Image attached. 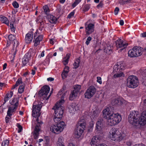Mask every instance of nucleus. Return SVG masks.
Wrapping results in <instances>:
<instances>
[{"instance_id": "nucleus-1", "label": "nucleus", "mask_w": 146, "mask_h": 146, "mask_svg": "<svg viewBox=\"0 0 146 146\" xmlns=\"http://www.w3.org/2000/svg\"><path fill=\"white\" fill-rule=\"evenodd\" d=\"M65 94L64 93L62 94L61 100L59 102H57L52 108V109L54 110V121L57 123L56 125H52L50 127V130L52 132L57 134L62 131L65 126V123L63 121H61L58 123L61 120L64 113V108L62 106L64 101L62 99L64 98Z\"/></svg>"}, {"instance_id": "nucleus-2", "label": "nucleus", "mask_w": 146, "mask_h": 146, "mask_svg": "<svg viewBox=\"0 0 146 146\" xmlns=\"http://www.w3.org/2000/svg\"><path fill=\"white\" fill-rule=\"evenodd\" d=\"M128 120L130 123L139 128L146 124V111H143L141 115L137 111H132L130 112Z\"/></svg>"}, {"instance_id": "nucleus-3", "label": "nucleus", "mask_w": 146, "mask_h": 146, "mask_svg": "<svg viewBox=\"0 0 146 146\" xmlns=\"http://www.w3.org/2000/svg\"><path fill=\"white\" fill-rule=\"evenodd\" d=\"M113 108L109 107L103 111V117L108 120V125L113 126L119 123L121 120V115L118 113H114Z\"/></svg>"}, {"instance_id": "nucleus-4", "label": "nucleus", "mask_w": 146, "mask_h": 146, "mask_svg": "<svg viewBox=\"0 0 146 146\" xmlns=\"http://www.w3.org/2000/svg\"><path fill=\"white\" fill-rule=\"evenodd\" d=\"M42 108V106L40 104L37 105H33V107L32 116L36 118V121L37 123L34 132L33 133L34 138L35 139H37L39 135V132L40 130L39 127L42 122V121H39L38 117L40 116L41 113L40 112L41 109Z\"/></svg>"}, {"instance_id": "nucleus-5", "label": "nucleus", "mask_w": 146, "mask_h": 146, "mask_svg": "<svg viewBox=\"0 0 146 146\" xmlns=\"http://www.w3.org/2000/svg\"><path fill=\"white\" fill-rule=\"evenodd\" d=\"M77 125L78 126L74 132L75 137L79 138L83 134L84 131L86 127V123L84 119L79 121Z\"/></svg>"}, {"instance_id": "nucleus-6", "label": "nucleus", "mask_w": 146, "mask_h": 146, "mask_svg": "<svg viewBox=\"0 0 146 146\" xmlns=\"http://www.w3.org/2000/svg\"><path fill=\"white\" fill-rule=\"evenodd\" d=\"M111 139L115 141H120L123 139L122 135L116 129L112 128L109 132Z\"/></svg>"}, {"instance_id": "nucleus-7", "label": "nucleus", "mask_w": 146, "mask_h": 146, "mask_svg": "<svg viewBox=\"0 0 146 146\" xmlns=\"http://www.w3.org/2000/svg\"><path fill=\"white\" fill-rule=\"evenodd\" d=\"M139 84V80L137 77L131 75L128 76L127 80V85L131 88H135Z\"/></svg>"}, {"instance_id": "nucleus-8", "label": "nucleus", "mask_w": 146, "mask_h": 146, "mask_svg": "<svg viewBox=\"0 0 146 146\" xmlns=\"http://www.w3.org/2000/svg\"><path fill=\"white\" fill-rule=\"evenodd\" d=\"M50 90V88L49 86L45 85L41 88V90L39 92L38 95L40 97V98H42L44 100H48L51 94L50 93L48 97L47 96Z\"/></svg>"}, {"instance_id": "nucleus-9", "label": "nucleus", "mask_w": 146, "mask_h": 146, "mask_svg": "<svg viewBox=\"0 0 146 146\" xmlns=\"http://www.w3.org/2000/svg\"><path fill=\"white\" fill-rule=\"evenodd\" d=\"M116 46L117 49H119V52L123 51L128 45L127 43L124 42L121 39L119 38L116 41Z\"/></svg>"}, {"instance_id": "nucleus-10", "label": "nucleus", "mask_w": 146, "mask_h": 146, "mask_svg": "<svg viewBox=\"0 0 146 146\" xmlns=\"http://www.w3.org/2000/svg\"><path fill=\"white\" fill-rule=\"evenodd\" d=\"M96 89L94 86H90L87 89L84 94L85 97L90 99L94 94L96 91Z\"/></svg>"}, {"instance_id": "nucleus-11", "label": "nucleus", "mask_w": 146, "mask_h": 146, "mask_svg": "<svg viewBox=\"0 0 146 146\" xmlns=\"http://www.w3.org/2000/svg\"><path fill=\"white\" fill-rule=\"evenodd\" d=\"M85 32L86 35L89 36L94 31L95 25L94 24L89 23L86 22L85 24Z\"/></svg>"}, {"instance_id": "nucleus-12", "label": "nucleus", "mask_w": 146, "mask_h": 146, "mask_svg": "<svg viewBox=\"0 0 146 146\" xmlns=\"http://www.w3.org/2000/svg\"><path fill=\"white\" fill-rule=\"evenodd\" d=\"M43 38V35H40L38 30H36L34 33V39H35V40H34V46L36 47L39 45L40 42L42 40Z\"/></svg>"}, {"instance_id": "nucleus-13", "label": "nucleus", "mask_w": 146, "mask_h": 146, "mask_svg": "<svg viewBox=\"0 0 146 146\" xmlns=\"http://www.w3.org/2000/svg\"><path fill=\"white\" fill-rule=\"evenodd\" d=\"M32 30L33 31L34 30L33 29H31V31L29 32L26 35L25 41V42L27 44L30 43L32 41L33 39L34 33Z\"/></svg>"}, {"instance_id": "nucleus-14", "label": "nucleus", "mask_w": 146, "mask_h": 146, "mask_svg": "<svg viewBox=\"0 0 146 146\" xmlns=\"http://www.w3.org/2000/svg\"><path fill=\"white\" fill-rule=\"evenodd\" d=\"M31 56L30 53H26L22 59L23 65L22 66H24L29 62L31 59Z\"/></svg>"}, {"instance_id": "nucleus-15", "label": "nucleus", "mask_w": 146, "mask_h": 146, "mask_svg": "<svg viewBox=\"0 0 146 146\" xmlns=\"http://www.w3.org/2000/svg\"><path fill=\"white\" fill-rule=\"evenodd\" d=\"M103 120L102 118H99L96 123V127L95 131L96 132L100 131L103 125Z\"/></svg>"}, {"instance_id": "nucleus-16", "label": "nucleus", "mask_w": 146, "mask_h": 146, "mask_svg": "<svg viewBox=\"0 0 146 146\" xmlns=\"http://www.w3.org/2000/svg\"><path fill=\"white\" fill-rule=\"evenodd\" d=\"M135 52L136 56H138L141 55L142 53L143 48L140 47L135 46L133 47Z\"/></svg>"}, {"instance_id": "nucleus-17", "label": "nucleus", "mask_w": 146, "mask_h": 146, "mask_svg": "<svg viewBox=\"0 0 146 146\" xmlns=\"http://www.w3.org/2000/svg\"><path fill=\"white\" fill-rule=\"evenodd\" d=\"M77 107L75 104L72 103L68 106V108L69 112L71 113L76 111Z\"/></svg>"}, {"instance_id": "nucleus-18", "label": "nucleus", "mask_w": 146, "mask_h": 146, "mask_svg": "<svg viewBox=\"0 0 146 146\" xmlns=\"http://www.w3.org/2000/svg\"><path fill=\"white\" fill-rule=\"evenodd\" d=\"M122 100L120 98H115L112 101V104L113 105H120L122 103Z\"/></svg>"}, {"instance_id": "nucleus-19", "label": "nucleus", "mask_w": 146, "mask_h": 146, "mask_svg": "<svg viewBox=\"0 0 146 146\" xmlns=\"http://www.w3.org/2000/svg\"><path fill=\"white\" fill-rule=\"evenodd\" d=\"M48 18L50 22L52 23L56 24L57 21L56 18L52 15H48Z\"/></svg>"}, {"instance_id": "nucleus-20", "label": "nucleus", "mask_w": 146, "mask_h": 146, "mask_svg": "<svg viewBox=\"0 0 146 146\" xmlns=\"http://www.w3.org/2000/svg\"><path fill=\"white\" fill-rule=\"evenodd\" d=\"M19 99L17 98H14L12 100H10V102L11 104L16 107H17L19 104Z\"/></svg>"}, {"instance_id": "nucleus-21", "label": "nucleus", "mask_w": 146, "mask_h": 146, "mask_svg": "<svg viewBox=\"0 0 146 146\" xmlns=\"http://www.w3.org/2000/svg\"><path fill=\"white\" fill-rule=\"evenodd\" d=\"M98 138L96 136H94L90 142L92 146H94V145H97L96 143L99 142Z\"/></svg>"}, {"instance_id": "nucleus-22", "label": "nucleus", "mask_w": 146, "mask_h": 146, "mask_svg": "<svg viewBox=\"0 0 146 146\" xmlns=\"http://www.w3.org/2000/svg\"><path fill=\"white\" fill-rule=\"evenodd\" d=\"M13 95V91H11L10 92H8L4 98V103H5L7 101L10 99L12 96Z\"/></svg>"}, {"instance_id": "nucleus-23", "label": "nucleus", "mask_w": 146, "mask_h": 146, "mask_svg": "<svg viewBox=\"0 0 146 146\" xmlns=\"http://www.w3.org/2000/svg\"><path fill=\"white\" fill-rule=\"evenodd\" d=\"M78 93L72 90L71 91L69 97V99L70 100H72L77 96Z\"/></svg>"}, {"instance_id": "nucleus-24", "label": "nucleus", "mask_w": 146, "mask_h": 146, "mask_svg": "<svg viewBox=\"0 0 146 146\" xmlns=\"http://www.w3.org/2000/svg\"><path fill=\"white\" fill-rule=\"evenodd\" d=\"M14 44L13 45V48L11 50V52L13 55V58L15 57V55L16 54L17 51V46L19 45L18 43H16Z\"/></svg>"}, {"instance_id": "nucleus-25", "label": "nucleus", "mask_w": 146, "mask_h": 146, "mask_svg": "<svg viewBox=\"0 0 146 146\" xmlns=\"http://www.w3.org/2000/svg\"><path fill=\"white\" fill-rule=\"evenodd\" d=\"M9 39V40L12 41V44H16L15 42H16L17 43H18L17 41L15 40V37L12 34H10L8 36Z\"/></svg>"}, {"instance_id": "nucleus-26", "label": "nucleus", "mask_w": 146, "mask_h": 146, "mask_svg": "<svg viewBox=\"0 0 146 146\" xmlns=\"http://www.w3.org/2000/svg\"><path fill=\"white\" fill-rule=\"evenodd\" d=\"M135 54V52L133 48L132 49L130 50L128 52V56L130 57L136 56Z\"/></svg>"}, {"instance_id": "nucleus-27", "label": "nucleus", "mask_w": 146, "mask_h": 146, "mask_svg": "<svg viewBox=\"0 0 146 146\" xmlns=\"http://www.w3.org/2000/svg\"><path fill=\"white\" fill-rule=\"evenodd\" d=\"M0 21L3 23L6 24L7 25H9V21L7 17H0Z\"/></svg>"}, {"instance_id": "nucleus-28", "label": "nucleus", "mask_w": 146, "mask_h": 146, "mask_svg": "<svg viewBox=\"0 0 146 146\" xmlns=\"http://www.w3.org/2000/svg\"><path fill=\"white\" fill-rule=\"evenodd\" d=\"M124 76V74L123 72L122 71H120L119 72H117L116 73H115L113 76V77L114 78H115L120 77L122 76Z\"/></svg>"}, {"instance_id": "nucleus-29", "label": "nucleus", "mask_w": 146, "mask_h": 146, "mask_svg": "<svg viewBox=\"0 0 146 146\" xmlns=\"http://www.w3.org/2000/svg\"><path fill=\"white\" fill-rule=\"evenodd\" d=\"M81 89V86L79 85H75L74 87L73 90L75 92H77L78 94L80 91Z\"/></svg>"}, {"instance_id": "nucleus-30", "label": "nucleus", "mask_w": 146, "mask_h": 146, "mask_svg": "<svg viewBox=\"0 0 146 146\" xmlns=\"http://www.w3.org/2000/svg\"><path fill=\"white\" fill-rule=\"evenodd\" d=\"M80 62V59L79 58L76 59L73 64L75 68L76 69L79 67Z\"/></svg>"}, {"instance_id": "nucleus-31", "label": "nucleus", "mask_w": 146, "mask_h": 146, "mask_svg": "<svg viewBox=\"0 0 146 146\" xmlns=\"http://www.w3.org/2000/svg\"><path fill=\"white\" fill-rule=\"evenodd\" d=\"M118 66V65H117V64L114 66L113 70L114 73H115L117 72H119L120 71V70Z\"/></svg>"}, {"instance_id": "nucleus-32", "label": "nucleus", "mask_w": 146, "mask_h": 146, "mask_svg": "<svg viewBox=\"0 0 146 146\" xmlns=\"http://www.w3.org/2000/svg\"><path fill=\"white\" fill-rule=\"evenodd\" d=\"M43 8L45 14L46 15H48V14H49L50 11L49 8H48V6L47 5L44 6L43 7Z\"/></svg>"}, {"instance_id": "nucleus-33", "label": "nucleus", "mask_w": 146, "mask_h": 146, "mask_svg": "<svg viewBox=\"0 0 146 146\" xmlns=\"http://www.w3.org/2000/svg\"><path fill=\"white\" fill-rule=\"evenodd\" d=\"M90 4L85 5L82 11L85 12L88 11L90 8Z\"/></svg>"}, {"instance_id": "nucleus-34", "label": "nucleus", "mask_w": 146, "mask_h": 146, "mask_svg": "<svg viewBox=\"0 0 146 146\" xmlns=\"http://www.w3.org/2000/svg\"><path fill=\"white\" fill-rule=\"evenodd\" d=\"M117 65H118V66H119L121 71H122V70L124 69L125 66L124 63L121 64L120 62H118L117 63Z\"/></svg>"}, {"instance_id": "nucleus-35", "label": "nucleus", "mask_w": 146, "mask_h": 146, "mask_svg": "<svg viewBox=\"0 0 146 146\" xmlns=\"http://www.w3.org/2000/svg\"><path fill=\"white\" fill-rule=\"evenodd\" d=\"M25 89V84L19 86L18 89V92L20 93H22Z\"/></svg>"}, {"instance_id": "nucleus-36", "label": "nucleus", "mask_w": 146, "mask_h": 146, "mask_svg": "<svg viewBox=\"0 0 146 146\" xmlns=\"http://www.w3.org/2000/svg\"><path fill=\"white\" fill-rule=\"evenodd\" d=\"M98 111L95 110L93 111L92 115V117L93 118H96L98 117Z\"/></svg>"}, {"instance_id": "nucleus-37", "label": "nucleus", "mask_w": 146, "mask_h": 146, "mask_svg": "<svg viewBox=\"0 0 146 146\" xmlns=\"http://www.w3.org/2000/svg\"><path fill=\"white\" fill-rule=\"evenodd\" d=\"M9 143V141L7 140H4L3 141L1 144L2 146H7Z\"/></svg>"}, {"instance_id": "nucleus-38", "label": "nucleus", "mask_w": 146, "mask_h": 146, "mask_svg": "<svg viewBox=\"0 0 146 146\" xmlns=\"http://www.w3.org/2000/svg\"><path fill=\"white\" fill-rule=\"evenodd\" d=\"M63 139L62 137H59L58 139V142L60 144H59L58 146H64V145L62 144L63 143Z\"/></svg>"}, {"instance_id": "nucleus-39", "label": "nucleus", "mask_w": 146, "mask_h": 146, "mask_svg": "<svg viewBox=\"0 0 146 146\" xmlns=\"http://www.w3.org/2000/svg\"><path fill=\"white\" fill-rule=\"evenodd\" d=\"M82 0H75L74 3L72 4V7L74 8L77 5H78L81 1Z\"/></svg>"}, {"instance_id": "nucleus-40", "label": "nucleus", "mask_w": 146, "mask_h": 146, "mask_svg": "<svg viewBox=\"0 0 146 146\" xmlns=\"http://www.w3.org/2000/svg\"><path fill=\"white\" fill-rule=\"evenodd\" d=\"M106 52L108 54H110L112 52V49L110 46H108L107 48L106 49Z\"/></svg>"}, {"instance_id": "nucleus-41", "label": "nucleus", "mask_w": 146, "mask_h": 146, "mask_svg": "<svg viewBox=\"0 0 146 146\" xmlns=\"http://www.w3.org/2000/svg\"><path fill=\"white\" fill-rule=\"evenodd\" d=\"M12 5L15 8H18L19 7V4L16 1H14L12 3Z\"/></svg>"}, {"instance_id": "nucleus-42", "label": "nucleus", "mask_w": 146, "mask_h": 146, "mask_svg": "<svg viewBox=\"0 0 146 146\" xmlns=\"http://www.w3.org/2000/svg\"><path fill=\"white\" fill-rule=\"evenodd\" d=\"M10 27L11 31L13 32H15V28L14 27L13 24L12 23H10Z\"/></svg>"}, {"instance_id": "nucleus-43", "label": "nucleus", "mask_w": 146, "mask_h": 146, "mask_svg": "<svg viewBox=\"0 0 146 146\" xmlns=\"http://www.w3.org/2000/svg\"><path fill=\"white\" fill-rule=\"evenodd\" d=\"M103 1H101L99 4H98L96 7L97 8L99 9L100 8H102L103 7Z\"/></svg>"}, {"instance_id": "nucleus-44", "label": "nucleus", "mask_w": 146, "mask_h": 146, "mask_svg": "<svg viewBox=\"0 0 146 146\" xmlns=\"http://www.w3.org/2000/svg\"><path fill=\"white\" fill-rule=\"evenodd\" d=\"M75 13V11L74 10L72 12H71L68 16V18L70 19L72 17H73Z\"/></svg>"}, {"instance_id": "nucleus-45", "label": "nucleus", "mask_w": 146, "mask_h": 146, "mask_svg": "<svg viewBox=\"0 0 146 146\" xmlns=\"http://www.w3.org/2000/svg\"><path fill=\"white\" fill-rule=\"evenodd\" d=\"M21 80L22 79L21 78H18L16 82V85H17L18 86L19 85L20 83H22V81Z\"/></svg>"}, {"instance_id": "nucleus-46", "label": "nucleus", "mask_w": 146, "mask_h": 146, "mask_svg": "<svg viewBox=\"0 0 146 146\" xmlns=\"http://www.w3.org/2000/svg\"><path fill=\"white\" fill-rule=\"evenodd\" d=\"M18 127L19 128V130H18V132L20 133L22 131L23 129L22 127L19 123L17 124Z\"/></svg>"}, {"instance_id": "nucleus-47", "label": "nucleus", "mask_w": 146, "mask_h": 146, "mask_svg": "<svg viewBox=\"0 0 146 146\" xmlns=\"http://www.w3.org/2000/svg\"><path fill=\"white\" fill-rule=\"evenodd\" d=\"M91 40L92 38L90 36L88 37L87 38V40L86 42V44L87 45H88L89 43H90V41Z\"/></svg>"}, {"instance_id": "nucleus-48", "label": "nucleus", "mask_w": 146, "mask_h": 146, "mask_svg": "<svg viewBox=\"0 0 146 146\" xmlns=\"http://www.w3.org/2000/svg\"><path fill=\"white\" fill-rule=\"evenodd\" d=\"M11 110H10V109H8L7 111V116L10 117L12 115V113L11 112Z\"/></svg>"}, {"instance_id": "nucleus-49", "label": "nucleus", "mask_w": 146, "mask_h": 146, "mask_svg": "<svg viewBox=\"0 0 146 146\" xmlns=\"http://www.w3.org/2000/svg\"><path fill=\"white\" fill-rule=\"evenodd\" d=\"M97 81L100 84H102V81L101 80V78L100 77H97Z\"/></svg>"}, {"instance_id": "nucleus-50", "label": "nucleus", "mask_w": 146, "mask_h": 146, "mask_svg": "<svg viewBox=\"0 0 146 146\" xmlns=\"http://www.w3.org/2000/svg\"><path fill=\"white\" fill-rule=\"evenodd\" d=\"M119 11V9L116 7L115 8L114 10V14L115 15H117L118 14V12Z\"/></svg>"}, {"instance_id": "nucleus-51", "label": "nucleus", "mask_w": 146, "mask_h": 146, "mask_svg": "<svg viewBox=\"0 0 146 146\" xmlns=\"http://www.w3.org/2000/svg\"><path fill=\"white\" fill-rule=\"evenodd\" d=\"M69 68L68 66H66L64 68L63 71L65 72L66 74H68L69 72Z\"/></svg>"}, {"instance_id": "nucleus-52", "label": "nucleus", "mask_w": 146, "mask_h": 146, "mask_svg": "<svg viewBox=\"0 0 146 146\" xmlns=\"http://www.w3.org/2000/svg\"><path fill=\"white\" fill-rule=\"evenodd\" d=\"M17 107H16L14 106V107H10L8 109H10V110H11V112L13 113L14 111V110L16 109Z\"/></svg>"}, {"instance_id": "nucleus-53", "label": "nucleus", "mask_w": 146, "mask_h": 146, "mask_svg": "<svg viewBox=\"0 0 146 146\" xmlns=\"http://www.w3.org/2000/svg\"><path fill=\"white\" fill-rule=\"evenodd\" d=\"M69 60L66 59L65 58H64V60L63 61V63L64 65H66L68 64V63Z\"/></svg>"}, {"instance_id": "nucleus-54", "label": "nucleus", "mask_w": 146, "mask_h": 146, "mask_svg": "<svg viewBox=\"0 0 146 146\" xmlns=\"http://www.w3.org/2000/svg\"><path fill=\"white\" fill-rule=\"evenodd\" d=\"M67 74H66L65 72L63 71L61 74L62 78H66L67 76Z\"/></svg>"}, {"instance_id": "nucleus-55", "label": "nucleus", "mask_w": 146, "mask_h": 146, "mask_svg": "<svg viewBox=\"0 0 146 146\" xmlns=\"http://www.w3.org/2000/svg\"><path fill=\"white\" fill-rule=\"evenodd\" d=\"M64 90L63 88L62 89H61L60 91H59L58 93L57 94V95L58 96H61L62 94L63 93V91Z\"/></svg>"}, {"instance_id": "nucleus-56", "label": "nucleus", "mask_w": 146, "mask_h": 146, "mask_svg": "<svg viewBox=\"0 0 146 146\" xmlns=\"http://www.w3.org/2000/svg\"><path fill=\"white\" fill-rule=\"evenodd\" d=\"M119 3L121 5H123L125 4V1H124L123 0H120Z\"/></svg>"}, {"instance_id": "nucleus-57", "label": "nucleus", "mask_w": 146, "mask_h": 146, "mask_svg": "<svg viewBox=\"0 0 146 146\" xmlns=\"http://www.w3.org/2000/svg\"><path fill=\"white\" fill-rule=\"evenodd\" d=\"M5 122L6 123H8V122L9 121V120L10 119V118L9 117H8L7 116H6L5 117Z\"/></svg>"}, {"instance_id": "nucleus-58", "label": "nucleus", "mask_w": 146, "mask_h": 146, "mask_svg": "<svg viewBox=\"0 0 146 146\" xmlns=\"http://www.w3.org/2000/svg\"><path fill=\"white\" fill-rule=\"evenodd\" d=\"M70 54L69 53H68L67 54L66 57H65L64 58L68 60H69L70 57Z\"/></svg>"}, {"instance_id": "nucleus-59", "label": "nucleus", "mask_w": 146, "mask_h": 146, "mask_svg": "<svg viewBox=\"0 0 146 146\" xmlns=\"http://www.w3.org/2000/svg\"><path fill=\"white\" fill-rule=\"evenodd\" d=\"M54 80V78H51V77H50V78H48L47 79V80L48 81L51 82V81H53Z\"/></svg>"}, {"instance_id": "nucleus-60", "label": "nucleus", "mask_w": 146, "mask_h": 146, "mask_svg": "<svg viewBox=\"0 0 146 146\" xmlns=\"http://www.w3.org/2000/svg\"><path fill=\"white\" fill-rule=\"evenodd\" d=\"M142 53H143V54L146 56V48H145L144 49H143Z\"/></svg>"}, {"instance_id": "nucleus-61", "label": "nucleus", "mask_w": 146, "mask_h": 146, "mask_svg": "<svg viewBox=\"0 0 146 146\" xmlns=\"http://www.w3.org/2000/svg\"><path fill=\"white\" fill-rule=\"evenodd\" d=\"M119 24L121 25V26L123 25L124 24L123 21L122 20H120L119 21Z\"/></svg>"}, {"instance_id": "nucleus-62", "label": "nucleus", "mask_w": 146, "mask_h": 146, "mask_svg": "<svg viewBox=\"0 0 146 146\" xmlns=\"http://www.w3.org/2000/svg\"><path fill=\"white\" fill-rule=\"evenodd\" d=\"M7 66V64L6 63H5L3 66V70H5Z\"/></svg>"}, {"instance_id": "nucleus-63", "label": "nucleus", "mask_w": 146, "mask_h": 146, "mask_svg": "<svg viewBox=\"0 0 146 146\" xmlns=\"http://www.w3.org/2000/svg\"><path fill=\"white\" fill-rule=\"evenodd\" d=\"M44 27V26H42L41 27H39V29H38L37 30H38V31L39 30L40 31H42V30H43Z\"/></svg>"}, {"instance_id": "nucleus-64", "label": "nucleus", "mask_w": 146, "mask_h": 146, "mask_svg": "<svg viewBox=\"0 0 146 146\" xmlns=\"http://www.w3.org/2000/svg\"><path fill=\"white\" fill-rule=\"evenodd\" d=\"M133 146H145L144 145L141 144H136Z\"/></svg>"}]
</instances>
